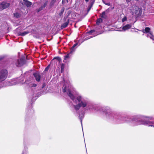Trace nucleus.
<instances>
[{"label":"nucleus","instance_id":"obj_30","mask_svg":"<svg viewBox=\"0 0 154 154\" xmlns=\"http://www.w3.org/2000/svg\"><path fill=\"white\" fill-rule=\"evenodd\" d=\"M127 19V17H125L122 18V22H125V21Z\"/></svg>","mask_w":154,"mask_h":154},{"label":"nucleus","instance_id":"obj_36","mask_svg":"<svg viewBox=\"0 0 154 154\" xmlns=\"http://www.w3.org/2000/svg\"><path fill=\"white\" fill-rule=\"evenodd\" d=\"M63 64H62V65H61V72H62V69H63V68H62V66H63Z\"/></svg>","mask_w":154,"mask_h":154},{"label":"nucleus","instance_id":"obj_41","mask_svg":"<svg viewBox=\"0 0 154 154\" xmlns=\"http://www.w3.org/2000/svg\"><path fill=\"white\" fill-rule=\"evenodd\" d=\"M67 2H68V0H66Z\"/></svg>","mask_w":154,"mask_h":154},{"label":"nucleus","instance_id":"obj_35","mask_svg":"<svg viewBox=\"0 0 154 154\" xmlns=\"http://www.w3.org/2000/svg\"><path fill=\"white\" fill-rule=\"evenodd\" d=\"M95 0H91L90 1L91 2H93V3H94V2H95Z\"/></svg>","mask_w":154,"mask_h":154},{"label":"nucleus","instance_id":"obj_13","mask_svg":"<svg viewBox=\"0 0 154 154\" xmlns=\"http://www.w3.org/2000/svg\"><path fill=\"white\" fill-rule=\"evenodd\" d=\"M47 3L48 1H46L43 5H42L37 9V12H39L43 10L47 6Z\"/></svg>","mask_w":154,"mask_h":154},{"label":"nucleus","instance_id":"obj_5","mask_svg":"<svg viewBox=\"0 0 154 154\" xmlns=\"http://www.w3.org/2000/svg\"><path fill=\"white\" fill-rule=\"evenodd\" d=\"M8 75V72L6 69H3L0 71V82L5 80Z\"/></svg>","mask_w":154,"mask_h":154},{"label":"nucleus","instance_id":"obj_27","mask_svg":"<svg viewBox=\"0 0 154 154\" xmlns=\"http://www.w3.org/2000/svg\"><path fill=\"white\" fill-rule=\"evenodd\" d=\"M103 3H104L105 5H108V6H111V4L110 3H106L104 1H103Z\"/></svg>","mask_w":154,"mask_h":154},{"label":"nucleus","instance_id":"obj_9","mask_svg":"<svg viewBox=\"0 0 154 154\" xmlns=\"http://www.w3.org/2000/svg\"><path fill=\"white\" fill-rule=\"evenodd\" d=\"M33 75L34 76L35 79L37 82H39L42 76V74L39 72H35L33 73Z\"/></svg>","mask_w":154,"mask_h":154},{"label":"nucleus","instance_id":"obj_21","mask_svg":"<svg viewBox=\"0 0 154 154\" xmlns=\"http://www.w3.org/2000/svg\"><path fill=\"white\" fill-rule=\"evenodd\" d=\"M102 19L100 18L98 19L97 20L96 24L98 25H99L100 23L102 22Z\"/></svg>","mask_w":154,"mask_h":154},{"label":"nucleus","instance_id":"obj_4","mask_svg":"<svg viewBox=\"0 0 154 154\" xmlns=\"http://www.w3.org/2000/svg\"><path fill=\"white\" fill-rule=\"evenodd\" d=\"M26 113L25 119V122L26 123L29 121L30 117L34 113V111L32 109V105L30 104L28 106L26 111Z\"/></svg>","mask_w":154,"mask_h":154},{"label":"nucleus","instance_id":"obj_23","mask_svg":"<svg viewBox=\"0 0 154 154\" xmlns=\"http://www.w3.org/2000/svg\"><path fill=\"white\" fill-rule=\"evenodd\" d=\"M55 59L57 60L59 63H60L61 61V58L58 57H54L53 60Z\"/></svg>","mask_w":154,"mask_h":154},{"label":"nucleus","instance_id":"obj_37","mask_svg":"<svg viewBox=\"0 0 154 154\" xmlns=\"http://www.w3.org/2000/svg\"><path fill=\"white\" fill-rule=\"evenodd\" d=\"M128 2H130L131 0H126Z\"/></svg>","mask_w":154,"mask_h":154},{"label":"nucleus","instance_id":"obj_1","mask_svg":"<svg viewBox=\"0 0 154 154\" xmlns=\"http://www.w3.org/2000/svg\"><path fill=\"white\" fill-rule=\"evenodd\" d=\"M102 111L107 119L116 124L126 122L133 126L143 125L154 128V121H152L153 118L152 116L138 115L131 117L122 112H114L108 106L103 107Z\"/></svg>","mask_w":154,"mask_h":154},{"label":"nucleus","instance_id":"obj_24","mask_svg":"<svg viewBox=\"0 0 154 154\" xmlns=\"http://www.w3.org/2000/svg\"><path fill=\"white\" fill-rule=\"evenodd\" d=\"M29 31H31L30 32V33H32V34H35L36 31L35 30L32 29L30 28L29 29Z\"/></svg>","mask_w":154,"mask_h":154},{"label":"nucleus","instance_id":"obj_15","mask_svg":"<svg viewBox=\"0 0 154 154\" xmlns=\"http://www.w3.org/2000/svg\"><path fill=\"white\" fill-rule=\"evenodd\" d=\"M69 22V19H68L67 21L64 23H63L61 26V29H63L66 27L68 26Z\"/></svg>","mask_w":154,"mask_h":154},{"label":"nucleus","instance_id":"obj_33","mask_svg":"<svg viewBox=\"0 0 154 154\" xmlns=\"http://www.w3.org/2000/svg\"><path fill=\"white\" fill-rule=\"evenodd\" d=\"M91 38V37H88L87 38H85V40H87L88 39H89Z\"/></svg>","mask_w":154,"mask_h":154},{"label":"nucleus","instance_id":"obj_38","mask_svg":"<svg viewBox=\"0 0 154 154\" xmlns=\"http://www.w3.org/2000/svg\"><path fill=\"white\" fill-rule=\"evenodd\" d=\"M89 1V0H85V2H88Z\"/></svg>","mask_w":154,"mask_h":154},{"label":"nucleus","instance_id":"obj_19","mask_svg":"<svg viewBox=\"0 0 154 154\" xmlns=\"http://www.w3.org/2000/svg\"><path fill=\"white\" fill-rule=\"evenodd\" d=\"M56 0H51L50 3V6L51 7H53L54 5Z\"/></svg>","mask_w":154,"mask_h":154},{"label":"nucleus","instance_id":"obj_18","mask_svg":"<svg viewBox=\"0 0 154 154\" xmlns=\"http://www.w3.org/2000/svg\"><path fill=\"white\" fill-rule=\"evenodd\" d=\"M72 53H71L70 51L69 53L65 55V56H64V60H66L68 59V58H69L70 57V55Z\"/></svg>","mask_w":154,"mask_h":154},{"label":"nucleus","instance_id":"obj_25","mask_svg":"<svg viewBox=\"0 0 154 154\" xmlns=\"http://www.w3.org/2000/svg\"><path fill=\"white\" fill-rule=\"evenodd\" d=\"M94 3H93L91 2L90 1L89 2V5H88V7L91 8L92 7Z\"/></svg>","mask_w":154,"mask_h":154},{"label":"nucleus","instance_id":"obj_32","mask_svg":"<svg viewBox=\"0 0 154 154\" xmlns=\"http://www.w3.org/2000/svg\"><path fill=\"white\" fill-rule=\"evenodd\" d=\"M91 8L88 7V8H87V12H88L90 11V10H91Z\"/></svg>","mask_w":154,"mask_h":154},{"label":"nucleus","instance_id":"obj_7","mask_svg":"<svg viewBox=\"0 0 154 154\" xmlns=\"http://www.w3.org/2000/svg\"><path fill=\"white\" fill-rule=\"evenodd\" d=\"M150 29L148 27H146L145 28L144 30H142V32L143 33H147L148 34L147 35V37H149L151 39H152L154 41V36L152 34V32H150Z\"/></svg>","mask_w":154,"mask_h":154},{"label":"nucleus","instance_id":"obj_40","mask_svg":"<svg viewBox=\"0 0 154 154\" xmlns=\"http://www.w3.org/2000/svg\"><path fill=\"white\" fill-rule=\"evenodd\" d=\"M135 1H139L140 0H134Z\"/></svg>","mask_w":154,"mask_h":154},{"label":"nucleus","instance_id":"obj_29","mask_svg":"<svg viewBox=\"0 0 154 154\" xmlns=\"http://www.w3.org/2000/svg\"><path fill=\"white\" fill-rule=\"evenodd\" d=\"M95 31V30L94 29H92L89 31L88 32V33L89 34H91L92 33H94Z\"/></svg>","mask_w":154,"mask_h":154},{"label":"nucleus","instance_id":"obj_12","mask_svg":"<svg viewBox=\"0 0 154 154\" xmlns=\"http://www.w3.org/2000/svg\"><path fill=\"white\" fill-rule=\"evenodd\" d=\"M22 4L29 7L32 5V3L28 0H23V3Z\"/></svg>","mask_w":154,"mask_h":154},{"label":"nucleus","instance_id":"obj_16","mask_svg":"<svg viewBox=\"0 0 154 154\" xmlns=\"http://www.w3.org/2000/svg\"><path fill=\"white\" fill-rule=\"evenodd\" d=\"M30 32L29 31V30L27 31H25L23 32H20L19 34V35L21 36H24L30 33Z\"/></svg>","mask_w":154,"mask_h":154},{"label":"nucleus","instance_id":"obj_17","mask_svg":"<svg viewBox=\"0 0 154 154\" xmlns=\"http://www.w3.org/2000/svg\"><path fill=\"white\" fill-rule=\"evenodd\" d=\"M78 44V43H76L74 44V45L72 46L70 49L71 53H72L73 52L75 51V48L77 46Z\"/></svg>","mask_w":154,"mask_h":154},{"label":"nucleus","instance_id":"obj_8","mask_svg":"<svg viewBox=\"0 0 154 154\" xmlns=\"http://www.w3.org/2000/svg\"><path fill=\"white\" fill-rule=\"evenodd\" d=\"M28 144V140L26 139H24L23 141V145L24 149H23L22 154H27L28 148L27 145Z\"/></svg>","mask_w":154,"mask_h":154},{"label":"nucleus","instance_id":"obj_11","mask_svg":"<svg viewBox=\"0 0 154 154\" xmlns=\"http://www.w3.org/2000/svg\"><path fill=\"white\" fill-rule=\"evenodd\" d=\"M132 26L131 24H128L123 26L122 29L123 31H125L130 29L131 27Z\"/></svg>","mask_w":154,"mask_h":154},{"label":"nucleus","instance_id":"obj_26","mask_svg":"<svg viewBox=\"0 0 154 154\" xmlns=\"http://www.w3.org/2000/svg\"><path fill=\"white\" fill-rule=\"evenodd\" d=\"M105 11H104L103 12L101 15V17L102 18H104V17L105 16Z\"/></svg>","mask_w":154,"mask_h":154},{"label":"nucleus","instance_id":"obj_3","mask_svg":"<svg viewBox=\"0 0 154 154\" xmlns=\"http://www.w3.org/2000/svg\"><path fill=\"white\" fill-rule=\"evenodd\" d=\"M33 78L30 75L28 76V78L26 80L24 83L27 85L29 87L30 90L29 92L28 96L29 99L32 101L34 98L37 97L35 100L39 97V89L37 88V85L34 83Z\"/></svg>","mask_w":154,"mask_h":154},{"label":"nucleus","instance_id":"obj_22","mask_svg":"<svg viewBox=\"0 0 154 154\" xmlns=\"http://www.w3.org/2000/svg\"><path fill=\"white\" fill-rule=\"evenodd\" d=\"M64 8H62L60 11L59 13V15L60 17H61L63 15V12L64 11Z\"/></svg>","mask_w":154,"mask_h":154},{"label":"nucleus","instance_id":"obj_28","mask_svg":"<svg viewBox=\"0 0 154 154\" xmlns=\"http://www.w3.org/2000/svg\"><path fill=\"white\" fill-rule=\"evenodd\" d=\"M50 67V65H48L45 68L44 71H48V70Z\"/></svg>","mask_w":154,"mask_h":154},{"label":"nucleus","instance_id":"obj_31","mask_svg":"<svg viewBox=\"0 0 154 154\" xmlns=\"http://www.w3.org/2000/svg\"><path fill=\"white\" fill-rule=\"evenodd\" d=\"M45 86V83H44L42 86V87H41V88H43Z\"/></svg>","mask_w":154,"mask_h":154},{"label":"nucleus","instance_id":"obj_34","mask_svg":"<svg viewBox=\"0 0 154 154\" xmlns=\"http://www.w3.org/2000/svg\"><path fill=\"white\" fill-rule=\"evenodd\" d=\"M65 0H62V3L63 4H64L65 3Z\"/></svg>","mask_w":154,"mask_h":154},{"label":"nucleus","instance_id":"obj_14","mask_svg":"<svg viewBox=\"0 0 154 154\" xmlns=\"http://www.w3.org/2000/svg\"><path fill=\"white\" fill-rule=\"evenodd\" d=\"M0 5L2 6L3 9H5L8 8L10 5L9 3H7L5 2H3L1 3Z\"/></svg>","mask_w":154,"mask_h":154},{"label":"nucleus","instance_id":"obj_39","mask_svg":"<svg viewBox=\"0 0 154 154\" xmlns=\"http://www.w3.org/2000/svg\"><path fill=\"white\" fill-rule=\"evenodd\" d=\"M2 57L0 58V61L1 60H2Z\"/></svg>","mask_w":154,"mask_h":154},{"label":"nucleus","instance_id":"obj_10","mask_svg":"<svg viewBox=\"0 0 154 154\" xmlns=\"http://www.w3.org/2000/svg\"><path fill=\"white\" fill-rule=\"evenodd\" d=\"M135 14L136 16L138 17L140 16L143 11L142 8L141 7L139 8L137 7V8H135Z\"/></svg>","mask_w":154,"mask_h":154},{"label":"nucleus","instance_id":"obj_20","mask_svg":"<svg viewBox=\"0 0 154 154\" xmlns=\"http://www.w3.org/2000/svg\"><path fill=\"white\" fill-rule=\"evenodd\" d=\"M14 17L16 18H18L20 17V14L18 12H16L14 13Z\"/></svg>","mask_w":154,"mask_h":154},{"label":"nucleus","instance_id":"obj_2","mask_svg":"<svg viewBox=\"0 0 154 154\" xmlns=\"http://www.w3.org/2000/svg\"><path fill=\"white\" fill-rule=\"evenodd\" d=\"M63 80L65 82L63 78ZM71 88L72 86L68 83H65L62 88L63 91V93L66 92L73 102L75 104L73 105V107L79 115V118L82 126V121L85 113L87 111L92 112L96 110V106L88 98L81 95H74L72 92Z\"/></svg>","mask_w":154,"mask_h":154},{"label":"nucleus","instance_id":"obj_42","mask_svg":"<svg viewBox=\"0 0 154 154\" xmlns=\"http://www.w3.org/2000/svg\"><path fill=\"white\" fill-rule=\"evenodd\" d=\"M135 31V32H137V31Z\"/></svg>","mask_w":154,"mask_h":154},{"label":"nucleus","instance_id":"obj_6","mask_svg":"<svg viewBox=\"0 0 154 154\" xmlns=\"http://www.w3.org/2000/svg\"><path fill=\"white\" fill-rule=\"evenodd\" d=\"M26 63V60L25 57L23 56L17 60L15 63V65L17 67H20L23 66Z\"/></svg>","mask_w":154,"mask_h":154}]
</instances>
